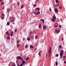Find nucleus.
Returning a JSON list of instances; mask_svg holds the SVG:
<instances>
[{"mask_svg": "<svg viewBox=\"0 0 66 66\" xmlns=\"http://www.w3.org/2000/svg\"><path fill=\"white\" fill-rule=\"evenodd\" d=\"M6 34H7V35H8V36L9 35V34H9V32L7 31L6 32Z\"/></svg>", "mask_w": 66, "mask_h": 66, "instance_id": "9b49d317", "label": "nucleus"}, {"mask_svg": "<svg viewBox=\"0 0 66 66\" xmlns=\"http://www.w3.org/2000/svg\"><path fill=\"white\" fill-rule=\"evenodd\" d=\"M58 1V0H55V2H57Z\"/></svg>", "mask_w": 66, "mask_h": 66, "instance_id": "37998d69", "label": "nucleus"}, {"mask_svg": "<svg viewBox=\"0 0 66 66\" xmlns=\"http://www.w3.org/2000/svg\"><path fill=\"white\" fill-rule=\"evenodd\" d=\"M48 53H51V47H50V49L48 51Z\"/></svg>", "mask_w": 66, "mask_h": 66, "instance_id": "423d86ee", "label": "nucleus"}, {"mask_svg": "<svg viewBox=\"0 0 66 66\" xmlns=\"http://www.w3.org/2000/svg\"><path fill=\"white\" fill-rule=\"evenodd\" d=\"M46 28L47 27H46V26L45 25L43 26V29H44V30H45V29H46Z\"/></svg>", "mask_w": 66, "mask_h": 66, "instance_id": "6e6552de", "label": "nucleus"}, {"mask_svg": "<svg viewBox=\"0 0 66 66\" xmlns=\"http://www.w3.org/2000/svg\"><path fill=\"white\" fill-rule=\"evenodd\" d=\"M17 31V29H15L14 31L15 32H16Z\"/></svg>", "mask_w": 66, "mask_h": 66, "instance_id": "bb28decb", "label": "nucleus"}, {"mask_svg": "<svg viewBox=\"0 0 66 66\" xmlns=\"http://www.w3.org/2000/svg\"><path fill=\"white\" fill-rule=\"evenodd\" d=\"M14 66H16V65H15V64H14Z\"/></svg>", "mask_w": 66, "mask_h": 66, "instance_id": "0e129e2a", "label": "nucleus"}, {"mask_svg": "<svg viewBox=\"0 0 66 66\" xmlns=\"http://www.w3.org/2000/svg\"><path fill=\"white\" fill-rule=\"evenodd\" d=\"M11 36H13V32H12L11 33Z\"/></svg>", "mask_w": 66, "mask_h": 66, "instance_id": "c756f323", "label": "nucleus"}, {"mask_svg": "<svg viewBox=\"0 0 66 66\" xmlns=\"http://www.w3.org/2000/svg\"><path fill=\"white\" fill-rule=\"evenodd\" d=\"M57 3H60V2H59V1H58L57 2Z\"/></svg>", "mask_w": 66, "mask_h": 66, "instance_id": "a18cd8bd", "label": "nucleus"}, {"mask_svg": "<svg viewBox=\"0 0 66 66\" xmlns=\"http://www.w3.org/2000/svg\"><path fill=\"white\" fill-rule=\"evenodd\" d=\"M60 58H61V59H62V57H63V56H60Z\"/></svg>", "mask_w": 66, "mask_h": 66, "instance_id": "c9c22d12", "label": "nucleus"}, {"mask_svg": "<svg viewBox=\"0 0 66 66\" xmlns=\"http://www.w3.org/2000/svg\"><path fill=\"white\" fill-rule=\"evenodd\" d=\"M54 11H55V13H58V9H54Z\"/></svg>", "mask_w": 66, "mask_h": 66, "instance_id": "20e7f679", "label": "nucleus"}, {"mask_svg": "<svg viewBox=\"0 0 66 66\" xmlns=\"http://www.w3.org/2000/svg\"><path fill=\"white\" fill-rule=\"evenodd\" d=\"M27 40H30V39L29 38H27Z\"/></svg>", "mask_w": 66, "mask_h": 66, "instance_id": "473e14b6", "label": "nucleus"}, {"mask_svg": "<svg viewBox=\"0 0 66 66\" xmlns=\"http://www.w3.org/2000/svg\"><path fill=\"white\" fill-rule=\"evenodd\" d=\"M10 22H11V23H12V22H13V21H12V20H10Z\"/></svg>", "mask_w": 66, "mask_h": 66, "instance_id": "79ce46f5", "label": "nucleus"}, {"mask_svg": "<svg viewBox=\"0 0 66 66\" xmlns=\"http://www.w3.org/2000/svg\"><path fill=\"white\" fill-rule=\"evenodd\" d=\"M39 14H40V12L39 11H38L36 13V14H35V16H38V15H39Z\"/></svg>", "mask_w": 66, "mask_h": 66, "instance_id": "7ed1b4c3", "label": "nucleus"}, {"mask_svg": "<svg viewBox=\"0 0 66 66\" xmlns=\"http://www.w3.org/2000/svg\"><path fill=\"white\" fill-rule=\"evenodd\" d=\"M57 27H58V26H54V27H55V28H57Z\"/></svg>", "mask_w": 66, "mask_h": 66, "instance_id": "e433bc0d", "label": "nucleus"}, {"mask_svg": "<svg viewBox=\"0 0 66 66\" xmlns=\"http://www.w3.org/2000/svg\"><path fill=\"white\" fill-rule=\"evenodd\" d=\"M49 57H50V55H49Z\"/></svg>", "mask_w": 66, "mask_h": 66, "instance_id": "69168bd1", "label": "nucleus"}, {"mask_svg": "<svg viewBox=\"0 0 66 66\" xmlns=\"http://www.w3.org/2000/svg\"><path fill=\"white\" fill-rule=\"evenodd\" d=\"M32 32H30L29 33V34H31L32 33Z\"/></svg>", "mask_w": 66, "mask_h": 66, "instance_id": "a19ab883", "label": "nucleus"}, {"mask_svg": "<svg viewBox=\"0 0 66 66\" xmlns=\"http://www.w3.org/2000/svg\"><path fill=\"white\" fill-rule=\"evenodd\" d=\"M3 10H4V8L3 7Z\"/></svg>", "mask_w": 66, "mask_h": 66, "instance_id": "680f3d73", "label": "nucleus"}, {"mask_svg": "<svg viewBox=\"0 0 66 66\" xmlns=\"http://www.w3.org/2000/svg\"><path fill=\"white\" fill-rule=\"evenodd\" d=\"M39 28H41V24H39Z\"/></svg>", "mask_w": 66, "mask_h": 66, "instance_id": "dca6fc26", "label": "nucleus"}, {"mask_svg": "<svg viewBox=\"0 0 66 66\" xmlns=\"http://www.w3.org/2000/svg\"><path fill=\"white\" fill-rule=\"evenodd\" d=\"M30 47L31 48H34V46H33L32 45H30Z\"/></svg>", "mask_w": 66, "mask_h": 66, "instance_id": "9d476101", "label": "nucleus"}, {"mask_svg": "<svg viewBox=\"0 0 66 66\" xmlns=\"http://www.w3.org/2000/svg\"><path fill=\"white\" fill-rule=\"evenodd\" d=\"M12 21V22H13V21H15V20L14 19H13Z\"/></svg>", "mask_w": 66, "mask_h": 66, "instance_id": "3c124183", "label": "nucleus"}, {"mask_svg": "<svg viewBox=\"0 0 66 66\" xmlns=\"http://www.w3.org/2000/svg\"><path fill=\"white\" fill-rule=\"evenodd\" d=\"M16 60H22V59L21 58V57L19 56H18L16 57Z\"/></svg>", "mask_w": 66, "mask_h": 66, "instance_id": "f03ea898", "label": "nucleus"}, {"mask_svg": "<svg viewBox=\"0 0 66 66\" xmlns=\"http://www.w3.org/2000/svg\"><path fill=\"white\" fill-rule=\"evenodd\" d=\"M35 38L36 39H37V38H38V37L37 36H36V35L35 36Z\"/></svg>", "mask_w": 66, "mask_h": 66, "instance_id": "2eb2a0df", "label": "nucleus"}, {"mask_svg": "<svg viewBox=\"0 0 66 66\" xmlns=\"http://www.w3.org/2000/svg\"><path fill=\"white\" fill-rule=\"evenodd\" d=\"M6 39H10V36L7 37H6Z\"/></svg>", "mask_w": 66, "mask_h": 66, "instance_id": "f8f14e48", "label": "nucleus"}, {"mask_svg": "<svg viewBox=\"0 0 66 66\" xmlns=\"http://www.w3.org/2000/svg\"><path fill=\"white\" fill-rule=\"evenodd\" d=\"M8 12H10V11H11V9H9L7 10Z\"/></svg>", "mask_w": 66, "mask_h": 66, "instance_id": "c85d7f7f", "label": "nucleus"}, {"mask_svg": "<svg viewBox=\"0 0 66 66\" xmlns=\"http://www.w3.org/2000/svg\"><path fill=\"white\" fill-rule=\"evenodd\" d=\"M4 16H3V17L2 18V19L3 20V19H4Z\"/></svg>", "mask_w": 66, "mask_h": 66, "instance_id": "2f4dec72", "label": "nucleus"}, {"mask_svg": "<svg viewBox=\"0 0 66 66\" xmlns=\"http://www.w3.org/2000/svg\"><path fill=\"white\" fill-rule=\"evenodd\" d=\"M31 37L32 39H33V37L32 36H31Z\"/></svg>", "mask_w": 66, "mask_h": 66, "instance_id": "58836bf2", "label": "nucleus"}, {"mask_svg": "<svg viewBox=\"0 0 66 66\" xmlns=\"http://www.w3.org/2000/svg\"><path fill=\"white\" fill-rule=\"evenodd\" d=\"M35 6H36V5L35 4L34 5V7H35Z\"/></svg>", "mask_w": 66, "mask_h": 66, "instance_id": "49530a36", "label": "nucleus"}, {"mask_svg": "<svg viewBox=\"0 0 66 66\" xmlns=\"http://www.w3.org/2000/svg\"><path fill=\"white\" fill-rule=\"evenodd\" d=\"M16 63H17V62H18V60H16Z\"/></svg>", "mask_w": 66, "mask_h": 66, "instance_id": "5fc2aeb1", "label": "nucleus"}, {"mask_svg": "<svg viewBox=\"0 0 66 66\" xmlns=\"http://www.w3.org/2000/svg\"><path fill=\"white\" fill-rule=\"evenodd\" d=\"M37 11L36 9H35V11Z\"/></svg>", "mask_w": 66, "mask_h": 66, "instance_id": "774afa93", "label": "nucleus"}, {"mask_svg": "<svg viewBox=\"0 0 66 66\" xmlns=\"http://www.w3.org/2000/svg\"><path fill=\"white\" fill-rule=\"evenodd\" d=\"M46 57H47V54H46Z\"/></svg>", "mask_w": 66, "mask_h": 66, "instance_id": "4d7b16f0", "label": "nucleus"}, {"mask_svg": "<svg viewBox=\"0 0 66 66\" xmlns=\"http://www.w3.org/2000/svg\"><path fill=\"white\" fill-rule=\"evenodd\" d=\"M56 33H57L58 32V31L56 30Z\"/></svg>", "mask_w": 66, "mask_h": 66, "instance_id": "8fccbe9b", "label": "nucleus"}, {"mask_svg": "<svg viewBox=\"0 0 66 66\" xmlns=\"http://www.w3.org/2000/svg\"><path fill=\"white\" fill-rule=\"evenodd\" d=\"M61 47H62V45H60L59 46V48H61Z\"/></svg>", "mask_w": 66, "mask_h": 66, "instance_id": "7c9ffc66", "label": "nucleus"}, {"mask_svg": "<svg viewBox=\"0 0 66 66\" xmlns=\"http://www.w3.org/2000/svg\"><path fill=\"white\" fill-rule=\"evenodd\" d=\"M57 64H58V63L57 62H56L55 65L56 66H57Z\"/></svg>", "mask_w": 66, "mask_h": 66, "instance_id": "6ab92c4d", "label": "nucleus"}, {"mask_svg": "<svg viewBox=\"0 0 66 66\" xmlns=\"http://www.w3.org/2000/svg\"><path fill=\"white\" fill-rule=\"evenodd\" d=\"M63 54L62 53H60V55L61 56H63Z\"/></svg>", "mask_w": 66, "mask_h": 66, "instance_id": "f3484780", "label": "nucleus"}, {"mask_svg": "<svg viewBox=\"0 0 66 66\" xmlns=\"http://www.w3.org/2000/svg\"><path fill=\"white\" fill-rule=\"evenodd\" d=\"M59 28H61V27H62V26H61V25H59Z\"/></svg>", "mask_w": 66, "mask_h": 66, "instance_id": "4c0bfd02", "label": "nucleus"}, {"mask_svg": "<svg viewBox=\"0 0 66 66\" xmlns=\"http://www.w3.org/2000/svg\"><path fill=\"white\" fill-rule=\"evenodd\" d=\"M3 0H0V2H1Z\"/></svg>", "mask_w": 66, "mask_h": 66, "instance_id": "bf43d9fd", "label": "nucleus"}, {"mask_svg": "<svg viewBox=\"0 0 66 66\" xmlns=\"http://www.w3.org/2000/svg\"><path fill=\"white\" fill-rule=\"evenodd\" d=\"M56 57H58L59 56V54H57L56 55Z\"/></svg>", "mask_w": 66, "mask_h": 66, "instance_id": "4be33fe9", "label": "nucleus"}, {"mask_svg": "<svg viewBox=\"0 0 66 66\" xmlns=\"http://www.w3.org/2000/svg\"><path fill=\"white\" fill-rule=\"evenodd\" d=\"M19 43V40L18 39L17 41V43L18 44Z\"/></svg>", "mask_w": 66, "mask_h": 66, "instance_id": "a211bd4d", "label": "nucleus"}, {"mask_svg": "<svg viewBox=\"0 0 66 66\" xmlns=\"http://www.w3.org/2000/svg\"><path fill=\"white\" fill-rule=\"evenodd\" d=\"M62 40H64V39L63 38H62Z\"/></svg>", "mask_w": 66, "mask_h": 66, "instance_id": "864d4df0", "label": "nucleus"}, {"mask_svg": "<svg viewBox=\"0 0 66 66\" xmlns=\"http://www.w3.org/2000/svg\"><path fill=\"white\" fill-rule=\"evenodd\" d=\"M51 54V53H49V55H50Z\"/></svg>", "mask_w": 66, "mask_h": 66, "instance_id": "6e6d98bb", "label": "nucleus"}, {"mask_svg": "<svg viewBox=\"0 0 66 66\" xmlns=\"http://www.w3.org/2000/svg\"><path fill=\"white\" fill-rule=\"evenodd\" d=\"M3 2H1V5H2V4H3Z\"/></svg>", "mask_w": 66, "mask_h": 66, "instance_id": "c03bdc74", "label": "nucleus"}, {"mask_svg": "<svg viewBox=\"0 0 66 66\" xmlns=\"http://www.w3.org/2000/svg\"><path fill=\"white\" fill-rule=\"evenodd\" d=\"M57 5H58V6H60V5H59V4H57Z\"/></svg>", "mask_w": 66, "mask_h": 66, "instance_id": "338daca9", "label": "nucleus"}, {"mask_svg": "<svg viewBox=\"0 0 66 66\" xmlns=\"http://www.w3.org/2000/svg\"><path fill=\"white\" fill-rule=\"evenodd\" d=\"M34 14H35V15H36V12H34Z\"/></svg>", "mask_w": 66, "mask_h": 66, "instance_id": "09e8293b", "label": "nucleus"}, {"mask_svg": "<svg viewBox=\"0 0 66 66\" xmlns=\"http://www.w3.org/2000/svg\"><path fill=\"white\" fill-rule=\"evenodd\" d=\"M55 6L56 7H57V5L55 4Z\"/></svg>", "mask_w": 66, "mask_h": 66, "instance_id": "ea45409f", "label": "nucleus"}, {"mask_svg": "<svg viewBox=\"0 0 66 66\" xmlns=\"http://www.w3.org/2000/svg\"><path fill=\"white\" fill-rule=\"evenodd\" d=\"M40 21H43V23H44V22H45V20L43 19H41L40 20Z\"/></svg>", "mask_w": 66, "mask_h": 66, "instance_id": "0eeeda50", "label": "nucleus"}, {"mask_svg": "<svg viewBox=\"0 0 66 66\" xmlns=\"http://www.w3.org/2000/svg\"><path fill=\"white\" fill-rule=\"evenodd\" d=\"M25 47L26 48H28V46L27 45H26Z\"/></svg>", "mask_w": 66, "mask_h": 66, "instance_id": "393cba45", "label": "nucleus"}, {"mask_svg": "<svg viewBox=\"0 0 66 66\" xmlns=\"http://www.w3.org/2000/svg\"><path fill=\"white\" fill-rule=\"evenodd\" d=\"M29 57H27L26 58L27 61H28V60H29Z\"/></svg>", "mask_w": 66, "mask_h": 66, "instance_id": "aec40b11", "label": "nucleus"}, {"mask_svg": "<svg viewBox=\"0 0 66 66\" xmlns=\"http://www.w3.org/2000/svg\"><path fill=\"white\" fill-rule=\"evenodd\" d=\"M2 16L3 17H4V14L2 13Z\"/></svg>", "mask_w": 66, "mask_h": 66, "instance_id": "412c9836", "label": "nucleus"}, {"mask_svg": "<svg viewBox=\"0 0 66 66\" xmlns=\"http://www.w3.org/2000/svg\"><path fill=\"white\" fill-rule=\"evenodd\" d=\"M40 53H41V51H40L39 53H38V55H39L40 56H41V54H40Z\"/></svg>", "mask_w": 66, "mask_h": 66, "instance_id": "1a4fd4ad", "label": "nucleus"}, {"mask_svg": "<svg viewBox=\"0 0 66 66\" xmlns=\"http://www.w3.org/2000/svg\"><path fill=\"white\" fill-rule=\"evenodd\" d=\"M62 8V7L60 6L59 7V9H61Z\"/></svg>", "mask_w": 66, "mask_h": 66, "instance_id": "72a5a7b5", "label": "nucleus"}, {"mask_svg": "<svg viewBox=\"0 0 66 66\" xmlns=\"http://www.w3.org/2000/svg\"><path fill=\"white\" fill-rule=\"evenodd\" d=\"M65 57H66V56H63V58H64V59H65Z\"/></svg>", "mask_w": 66, "mask_h": 66, "instance_id": "f704fd0d", "label": "nucleus"}, {"mask_svg": "<svg viewBox=\"0 0 66 66\" xmlns=\"http://www.w3.org/2000/svg\"><path fill=\"white\" fill-rule=\"evenodd\" d=\"M10 22H8L7 23V26H9L10 25Z\"/></svg>", "mask_w": 66, "mask_h": 66, "instance_id": "ddd939ff", "label": "nucleus"}, {"mask_svg": "<svg viewBox=\"0 0 66 66\" xmlns=\"http://www.w3.org/2000/svg\"><path fill=\"white\" fill-rule=\"evenodd\" d=\"M38 11H39V8H37L36 9Z\"/></svg>", "mask_w": 66, "mask_h": 66, "instance_id": "b1692460", "label": "nucleus"}, {"mask_svg": "<svg viewBox=\"0 0 66 66\" xmlns=\"http://www.w3.org/2000/svg\"><path fill=\"white\" fill-rule=\"evenodd\" d=\"M22 62V64H21L23 65H24L25 64V63H26V61H23L22 59V60H21Z\"/></svg>", "mask_w": 66, "mask_h": 66, "instance_id": "39448f33", "label": "nucleus"}, {"mask_svg": "<svg viewBox=\"0 0 66 66\" xmlns=\"http://www.w3.org/2000/svg\"><path fill=\"white\" fill-rule=\"evenodd\" d=\"M11 18H12V19H13V16Z\"/></svg>", "mask_w": 66, "mask_h": 66, "instance_id": "e2e57ef3", "label": "nucleus"}, {"mask_svg": "<svg viewBox=\"0 0 66 66\" xmlns=\"http://www.w3.org/2000/svg\"><path fill=\"white\" fill-rule=\"evenodd\" d=\"M49 10L50 11H52V10H51V7L50 8Z\"/></svg>", "mask_w": 66, "mask_h": 66, "instance_id": "5701e85b", "label": "nucleus"}, {"mask_svg": "<svg viewBox=\"0 0 66 66\" xmlns=\"http://www.w3.org/2000/svg\"><path fill=\"white\" fill-rule=\"evenodd\" d=\"M22 66L23 65L21 64V65H19L18 66Z\"/></svg>", "mask_w": 66, "mask_h": 66, "instance_id": "de8ad7c7", "label": "nucleus"}, {"mask_svg": "<svg viewBox=\"0 0 66 66\" xmlns=\"http://www.w3.org/2000/svg\"><path fill=\"white\" fill-rule=\"evenodd\" d=\"M23 6H22L21 7V8H23Z\"/></svg>", "mask_w": 66, "mask_h": 66, "instance_id": "603ef678", "label": "nucleus"}, {"mask_svg": "<svg viewBox=\"0 0 66 66\" xmlns=\"http://www.w3.org/2000/svg\"><path fill=\"white\" fill-rule=\"evenodd\" d=\"M19 46H20V44H18L17 45V47H19Z\"/></svg>", "mask_w": 66, "mask_h": 66, "instance_id": "cd10ccee", "label": "nucleus"}, {"mask_svg": "<svg viewBox=\"0 0 66 66\" xmlns=\"http://www.w3.org/2000/svg\"><path fill=\"white\" fill-rule=\"evenodd\" d=\"M17 65H18V66L19 65H18V63H17Z\"/></svg>", "mask_w": 66, "mask_h": 66, "instance_id": "13d9d810", "label": "nucleus"}, {"mask_svg": "<svg viewBox=\"0 0 66 66\" xmlns=\"http://www.w3.org/2000/svg\"><path fill=\"white\" fill-rule=\"evenodd\" d=\"M56 20V17L55 15H54L53 17V19H51L52 22H55V20Z\"/></svg>", "mask_w": 66, "mask_h": 66, "instance_id": "f257e3e1", "label": "nucleus"}, {"mask_svg": "<svg viewBox=\"0 0 66 66\" xmlns=\"http://www.w3.org/2000/svg\"><path fill=\"white\" fill-rule=\"evenodd\" d=\"M37 50V48H36L35 49V50Z\"/></svg>", "mask_w": 66, "mask_h": 66, "instance_id": "052dcab7", "label": "nucleus"}, {"mask_svg": "<svg viewBox=\"0 0 66 66\" xmlns=\"http://www.w3.org/2000/svg\"><path fill=\"white\" fill-rule=\"evenodd\" d=\"M20 4V3H19V2H18V3H17V4L18 5H19Z\"/></svg>", "mask_w": 66, "mask_h": 66, "instance_id": "a878e982", "label": "nucleus"}, {"mask_svg": "<svg viewBox=\"0 0 66 66\" xmlns=\"http://www.w3.org/2000/svg\"><path fill=\"white\" fill-rule=\"evenodd\" d=\"M60 53H64V51H60Z\"/></svg>", "mask_w": 66, "mask_h": 66, "instance_id": "4468645a", "label": "nucleus"}]
</instances>
